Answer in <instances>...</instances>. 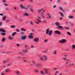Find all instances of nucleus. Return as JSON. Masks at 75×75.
<instances>
[{
	"instance_id": "nucleus-1",
	"label": "nucleus",
	"mask_w": 75,
	"mask_h": 75,
	"mask_svg": "<svg viewBox=\"0 0 75 75\" xmlns=\"http://www.w3.org/2000/svg\"><path fill=\"white\" fill-rule=\"evenodd\" d=\"M59 42L60 43L63 44L65 43V42H67V40L66 39H62L61 40L59 41Z\"/></svg>"
},
{
	"instance_id": "nucleus-2",
	"label": "nucleus",
	"mask_w": 75,
	"mask_h": 75,
	"mask_svg": "<svg viewBox=\"0 0 75 75\" xmlns=\"http://www.w3.org/2000/svg\"><path fill=\"white\" fill-rule=\"evenodd\" d=\"M39 41V38H35L34 40V42H35V43H37V42H38Z\"/></svg>"
},
{
	"instance_id": "nucleus-3",
	"label": "nucleus",
	"mask_w": 75,
	"mask_h": 75,
	"mask_svg": "<svg viewBox=\"0 0 75 75\" xmlns=\"http://www.w3.org/2000/svg\"><path fill=\"white\" fill-rule=\"evenodd\" d=\"M25 13H23V15L24 16H26L27 17H28L30 16L28 13L26 12V11H25Z\"/></svg>"
},
{
	"instance_id": "nucleus-4",
	"label": "nucleus",
	"mask_w": 75,
	"mask_h": 75,
	"mask_svg": "<svg viewBox=\"0 0 75 75\" xmlns=\"http://www.w3.org/2000/svg\"><path fill=\"white\" fill-rule=\"evenodd\" d=\"M55 33L57 34H61V32L59 30H56L55 32Z\"/></svg>"
},
{
	"instance_id": "nucleus-5",
	"label": "nucleus",
	"mask_w": 75,
	"mask_h": 75,
	"mask_svg": "<svg viewBox=\"0 0 75 75\" xmlns=\"http://www.w3.org/2000/svg\"><path fill=\"white\" fill-rule=\"evenodd\" d=\"M52 31L50 30L48 33V35H49V36H51V35H52Z\"/></svg>"
},
{
	"instance_id": "nucleus-6",
	"label": "nucleus",
	"mask_w": 75,
	"mask_h": 75,
	"mask_svg": "<svg viewBox=\"0 0 75 75\" xmlns=\"http://www.w3.org/2000/svg\"><path fill=\"white\" fill-rule=\"evenodd\" d=\"M0 32H3V33H5L6 32L5 30L0 28Z\"/></svg>"
},
{
	"instance_id": "nucleus-7",
	"label": "nucleus",
	"mask_w": 75,
	"mask_h": 75,
	"mask_svg": "<svg viewBox=\"0 0 75 75\" xmlns=\"http://www.w3.org/2000/svg\"><path fill=\"white\" fill-rule=\"evenodd\" d=\"M2 19L3 21H5L6 20V15H4V16L2 17Z\"/></svg>"
},
{
	"instance_id": "nucleus-8",
	"label": "nucleus",
	"mask_w": 75,
	"mask_h": 75,
	"mask_svg": "<svg viewBox=\"0 0 75 75\" xmlns=\"http://www.w3.org/2000/svg\"><path fill=\"white\" fill-rule=\"evenodd\" d=\"M57 27L58 28H60L61 30H63L64 29V28L61 26H60V25L59 26H57Z\"/></svg>"
},
{
	"instance_id": "nucleus-9",
	"label": "nucleus",
	"mask_w": 75,
	"mask_h": 75,
	"mask_svg": "<svg viewBox=\"0 0 75 75\" xmlns=\"http://www.w3.org/2000/svg\"><path fill=\"white\" fill-rule=\"evenodd\" d=\"M37 20H38V22H35V23L36 24H39L40 22H41V21L39 20L38 19H37Z\"/></svg>"
},
{
	"instance_id": "nucleus-10",
	"label": "nucleus",
	"mask_w": 75,
	"mask_h": 75,
	"mask_svg": "<svg viewBox=\"0 0 75 75\" xmlns=\"http://www.w3.org/2000/svg\"><path fill=\"white\" fill-rule=\"evenodd\" d=\"M68 18H69V19H71V20L73 19L74 18V16H68Z\"/></svg>"
},
{
	"instance_id": "nucleus-11",
	"label": "nucleus",
	"mask_w": 75,
	"mask_h": 75,
	"mask_svg": "<svg viewBox=\"0 0 75 75\" xmlns=\"http://www.w3.org/2000/svg\"><path fill=\"white\" fill-rule=\"evenodd\" d=\"M43 57L44 58L45 61H47V60L48 58L46 56L44 55Z\"/></svg>"
},
{
	"instance_id": "nucleus-12",
	"label": "nucleus",
	"mask_w": 75,
	"mask_h": 75,
	"mask_svg": "<svg viewBox=\"0 0 75 75\" xmlns=\"http://www.w3.org/2000/svg\"><path fill=\"white\" fill-rule=\"evenodd\" d=\"M8 38H9V40H13V38H12V36H9L8 37Z\"/></svg>"
},
{
	"instance_id": "nucleus-13",
	"label": "nucleus",
	"mask_w": 75,
	"mask_h": 75,
	"mask_svg": "<svg viewBox=\"0 0 75 75\" xmlns=\"http://www.w3.org/2000/svg\"><path fill=\"white\" fill-rule=\"evenodd\" d=\"M28 49L24 50L22 51V52H24V53L27 52L28 51Z\"/></svg>"
},
{
	"instance_id": "nucleus-14",
	"label": "nucleus",
	"mask_w": 75,
	"mask_h": 75,
	"mask_svg": "<svg viewBox=\"0 0 75 75\" xmlns=\"http://www.w3.org/2000/svg\"><path fill=\"white\" fill-rule=\"evenodd\" d=\"M59 14H60L61 17H64V14L61 12H59Z\"/></svg>"
},
{
	"instance_id": "nucleus-15",
	"label": "nucleus",
	"mask_w": 75,
	"mask_h": 75,
	"mask_svg": "<svg viewBox=\"0 0 75 75\" xmlns=\"http://www.w3.org/2000/svg\"><path fill=\"white\" fill-rule=\"evenodd\" d=\"M49 31L50 30H49V29H47L46 30V34H48V33H49Z\"/></svg>"
},
{
	"instance_id": "nucleus-16",
	"label": "nucleus",
	"mask_w": 75,
	"mask_h": 75,
	"mask_svg": "<svg viewBox=\"0 0 75 75\" xmlns=\"http://www.w3.org/2000/svg\"><path fill=\"white\" fill-rule=\"evenodd\" d=\"M47 15L48 16V17L50 18H51L52 17V16H51L50 14L48 13L47 14Z\"/></svg>"
},
{
	"instance_id": "nucleus-17",
	"label": "nucleus",
	"mask_w": 75,
	"mask_h": 75,
	"mask_svg": "<svg viewBox=\"0 0 75 75\" xmlns=\"http://www.w3.org/2000/svg\"><path fill=\"white\" fill-rule=\"evenodd\" d=\"M26 38V36H22V38H21V40H25Z\"/></svg>"
},
{
	"instance_id": "nucleus-18",
	"label": "nucleus",
	"mask_w": 75,
	"mask_h": 75,
	"mask_svg": "<svg viewBox=\"0 0 75 75\" xmlns=\"http://www.w3.org/2000/svg\"><path fill=\"white\" fill-rule=\"evenodd\" d=\"M21 31H26L27 30L26 29L23 28H21Z\"/></svg>"
},
{
	"instance_id": "nucleus-19",
	"label": "nucleus",
	"mask_w": 75,
	"mask_h": 75,
	"mask_svg": "<svg viewBox=\"0 0 75 75\" xmlns=\"http://www.w3.org/2000/svg\"><path fill=\"white\" fill-rule=\"evenodd\" d=\"M55 25H57V26H59V25H60V24H59V23H58V22L55 23Z\"/></svg>"
},
{
	"instance_id": "nucleus-20",
	"label": "nucleus",
	"mask_w": 75,
	"mask_h": 75,
	"mask_svg": "<svg viewBox=\"0 0 75 75\" xmlns=\"http://www.w3.org/2000/svg\"><path fill=\"white\" fill-rule=\"evenodd\" d=\"M21 8L22 9H25V7H24L23 6V5L22 4L21 5Z\"/></svg>"
},
{
	"instance_id": "nucleus-21",
	"label": "nucleus",
	"mask_w": 75,
	"mask_h": 75,
	"mask_svg": "<svg viewBox=\"0 0 75 75\" xmlns=\"http://www.w3.org/2000/svg\"><path fill=\"white\" fill-rule=\"evenodd\" d=\"M10 28H16V26L14 25H11L10 26Z\"/></svg>"
},
{
	"instance_id": "nucleus-22",
	"label": "nucleus",
	"mask_w": 75,
	"mask_h": 75,
	"mask_svg": "<svg viewBox=\"0 0 75 75\" xmlns=\"http://www.w3.org/2000/svg\"><path fill=\"white\" fill-rule=\"evenodd\" d=\"M17 34V33L16 32H13L12 33V36H13V37H14L16 34Z\"/></svg>"
},
{
	"instance_id": "nucleus-23",
	"label": "nucleus",
	"mask_w": 75,
	"mask_h": 75,
	"mask_svg": "<svg viewBox=\"0 0 75 75\" xmlns=\"http://www.w3.org/2000/svg\"><path fill=\"white\" fill-rule=\"evenodd\" d=\"M28 37L30 39H32L33 38V37L31 35H29L28 36Z\"/></svg>"
},
{
	"instance_id": "nucleus-24",
	"label": "nucleus",
	"mask_w": 75,
	"mask_h": 75,
	"mask_svg": "<svg viewBox=\"0 0 75 75\" xmlns=\"http://www.w3.org/2000/svg\"><path fill=\"white\" fill-rule=\"evenodd\" d=\"M71 48L73 50H74V49L75 48V45H72V47Z\"/></svg>"
},
{
	"instance_id": "nucleus-25",
	"label": "nucleus",
	"mask_w": 75,
	"mask_h": 75,
	"mask_svg": "<svg viewBox=\"0 0 75 75\" xmlns=\"http://www.w3.org/2000/svg\"><path fill=\"white\" fill-rule=\"evenodd\" d=\"M43 9H44V8H42L38 10V11L39 13H41V11H42V10H43Z\"/></svg>"
},
{
	"instance_id": "nucleus-26",
	"label": "nucleus",
	"mask_w": 75,
	"mask_h": 75,
	"mask_svg": "<svg viewBox=\"0 0 75 75\" xmlns=\"http://www.w3.org/2000/svg\"><path fill=\"white\" fill-rule=\"evenodd\" d=\"M20 33L21 35H24V32H23L22 31H20Z\"/></svg>"
},
{
	"instance_id": "nucleus-27",
	"label": "nucleus",
	"mask_w": 75,
	"mask_h": 75,
	"mask_svg": "<svg viewBox=\"0 0 75 75\" xmlns=\"http://www.w3.org/2000/svg\"><path fill=\"white\" fill-rule=\"evenodd\" d=\"M29 8V6H27V8L25 7V10H28Z\"/></svg>"
},
{
	"instance_id": "nucleus-28",
	"label": "nucleus",
	"mask_w": 75,
	"mask_h": 75,
	"mask_svg": "<svg viewBox=\"0 0 75 75\" xmlns=\"http://www.w3.org/2000/svg\"><path fill=\"white\" fill-rule=\"evenodd\" d=\"M6 72H10V70L9 69H6Z\"/></svg>"
},
{
	"instance_id": "nucleus-29",
	"label": "nucleus",
	"mask_w": 75,
	"mask_h": 75,
	"mask_svg": "<svg viewBox=\"0 0 75 75\" xmlns=\"http://www.w3.org/2000/svg\"><path fill=\"white\" fill-rule=\"evenodd\" d=\"M37 66L38 67H41V65L40 64H37Z\"/></svg>"
},
{
	"instance_id": "nucleus-30",
	"label": "nucleus",
	"mask_w": 75,
	"mask_h": 75,
	"mask_svg": "<svg viewBox=\"0 0 75 75\" xmlns=\"http://www.w3.org/2000/svg\"><path fill=\"white\" fill-rule=\"evenodd\" d=\"M30 10L32 13H33V9L32 8H30Z\"/></svg>"
},
{
	"instance_id": "nucleus-31",
	"label": "nucleus",
	"mask_w": 75,
	"mask_h": 75,
	"mask_svg": "<svg viewBox=\"0 0 75 75\" xmlns=\"http://www.w3.org/2000/svg\"><path fill=\"white\" fill-rule=\"evenodd\" d=\"M48 42V40L47 39H45L44 40V42Z\"/></svg>"
},
{
	"instance_id": "nucleus-32",
	"label": "nucleus",
	"mask_w": 75,
	"mask_h": 75,
	"mask_svg": "<svg viewBox=\"0 0 75 75\" xmlns=\"http://www.w3.org/2000/svg\"><path fill=\"white\" fill-rule=\"evenodd\" d=\"M1 34L2 35L4 36L6 35V33H1Z\"/></svg>"
},
{
	"instance_id": "nucleus-33",
	"label": "nucleus",
	"mask_w": 75,
	"mask_h": 75,
	"mask_svg": "<svg viewBox=\"0 0 75 75\" xmlns=\"http://www.w3.org/2000/svg\"><path fill=\"white\" fill-rule=\"evenodd\" d=\"M31 35V36H33L34 35V33H30V35Z\"/></svg>"
},
{
	"instance_id": "nucleus-34",
	"label": "nucleus",
	"mask_w": 75,
	"mask_h": 75,
	"mask_svg": "<svg viewBox=\"0 0 75 75\" xmlns=\"http://www.w3.org/2000/svg\"><path fill=\"white\" fill-rule=\"evenodd\" d=\"M40 73L41 74H44V72L42 71H40Z\"/></svg>"
},
{
	"instance_id": "nucleus-35",
	"label": "nucleus",
	"mask_w": 75,
	"mask_h": 75,
	"mask_svg": "<svg viewBox=\"0 0 75 75\" xmlns=\"http://www.w3.org/2000/svg\"><path fill=\"white\" fill-rule=\"evenodd\" d=\"M35 71L36 72H39L38 70H37V69H35Z\"/></svg>"
},
{
	"instance_id": "nucleus-36",
	"label": "nucleus",
	"mask_w": 75,
	"mask_h": 75,
	"mask_svg": "<svg viewBox=\"0 0 75 75\" xmlns=\"http://www.w3.org/2000/svg\"><path fill=\"white\" fill-rule=\"evenodd\" d=\"M30 24L31 25H33V23L32 22V21H31L30 22Z\"/></svg>"
},
{
	"instance_id": "nucleus-37",
	"label": "nucleus",
	"mask_w": 75,
	"mask_h": 75,
	"mask_svg": "<svg viewBox=\"0 0 75 75\" xmlns=\"http://www.w3.org/2000/svg\"><path fill=\"white\" fill-rule=\"evenodd\" d=\"M2 41H3V42H4V41H5V39H4V38H2Z\"/></svg>"
},
{
	"instance_id": "nucleus-38",
	"label": "nucleus",
	"mask_w": 75,
	"mask_h": 75,
	"mask_svg": "<svg viewBox=\"0 0 75 75\" xmlns=\"http://www.w3.org/2000/svg\"><path fill=\"white\" fill-rule=\"evenodd\" d=\"M59 9L60 10H61V11H62V10H63V9H62V8L60 7L59 8Z\"/></svg>"
},
{
	"instance_id": "nucleus-39",
	"label": "nucleus",
	"mask_w": 75,
	"mask_h": 75,
	"mask_svg": "<svg viewBox=\"0 0 75 75\" xmlns=\"http://www.w3.org/2000/svg\"><path fill=\"white\" fill-rule=\"evenodd\" d=\"M67 34L69 35H71V34L69 33V32H67Z\"/></svg>"
},
{
	"instance_id": "nucleus-40",
	"label": "nucleus",
	"mask_w": 75,
	"mask_h": 75,
	"mask_svg": "<svg viewBox=\"0 0 75 75\" xmlns=\"http://www.w3.org/2000/svg\"><path fill=\"white\" fill-rule=\"evenodd\" d=\"M40 60H43V58H42V57H41L40 58Z\"/></svg>"
},
{
	"instance_id": "nucleus-41",
	"label": "nucleus",
	"mask_w": 75,
	"mask_h": 75,
	"mask_svg": "<svg viewBox=\"0 0 75 75\" xmlns=\"http://www.w3.org/2000/svg\"><path fill=\"white\" fill-rule=\"evenodd\" d=\"M16 31L17 32H18V33L19 32V31H20L19 30V29H17L16 30Z\"/></svg>"
},
{
	"instance_id": "nucleus-42",
	"label": "nucleus",
	"mask_w": 75,
	"mask_h": 75,
	"mask_svg": "<svg viewBox=\"0 0 75 75\" xmlns=\"http://www.w3.org/2000/svg\"><path fill=\"white\" fill-rule=\"evenodd\" d=\"M4 6H8V5L6 4H4Z\"/></svg>"
},
{
	"instance_id": "nucleus-43",
	"label": "nucleus",
	"mask_w": 75,
	"mask_h": 75,
	"mask_svg": "<svg viewBox=\"0 0 75 75\" xmlns=\"http://www.w3.org/2000/svg\"><path fill=\"white\" fill-rule=\"evenodd\" d=\"M0 16H3V13H0Z\"/></svg>"
},
{
	"instance_id": "nucleus-44",
	"label": "nucleus",
	"mask_w": 75,
	"mask_h": 75,
	"mask_svg": "<svg viewBox=\"0 0 75 75\" xmlns=\"http://www.w3.org/2000/svg\"><path fill=\"white\" fill-rule=\"evenodd\" d=\"M2 2H3V3H6V1L5 0H4L2 1Z\"/></svg>"
},
{
	"instance_id": "nucleus-45",
	"label": "nucleus",
	"mask_w": 75,
	"mask_h": 75,
	"mask_svg": "<svg viewBox=\"0 0 75 75\" xmlns=\"http://www.w3.org/2000/svg\"><path fill=\"white\" fill-rule=\"evenodd\" d=\"M16 45H17V47H20V45H19V44H17Z\"/></svg>"
},
{
	"instance_id": "nucleus-46",
	"label": "nucleus",
	"mask_w": 75,
	"mask_h": 75,
	"mask_svg": "<svg viewBox=\"0 0 75 75\" xmlns=\"http://www.w3.org/2000/svg\"><path fill=\"white\" fill-rule=\"evenodd\" d=\"M2 25V23L0 22V26H1Z\"/></svg>"
},
{
	"instance_id": "nucleus-47",
	"label": "nucleus",
	"mask_w": 75,
	"mask_h": 75,
	"mask_svg": "<svg viewBox=\"0 0 75 75\" xmlns=\"http://www.w3.org/2000/svg\"><path fill=\"white\" fill-rule=\"evenodd\" d=\"M45 71L46 72V74H47V71L46 69H45Z\"/></svg>"
},
{
	"instance_id": "nucleus-48",
	"label": "nucleus",
	"mask_w": 75,
	"mask_h": 75,
	"mask_svg": "<svg viewBox=\"0 0 75 75\" xmlns=\"http://www.w3.org/2000/svg\"><path fill=\"white\" fill-rule=\"evenodd\" d=\"M41 16H43L44 15V13L43 12H42L41 14Z\"/></svg>"
},
{
	"instance_id": "nucleus-49",
	"label": "nucleus",
	"mask_w": 75,
	"mask_h": 75,
	"mask_svg": "<svg viewBox=\"0 0 75 75\" xmlns=\"http://www.w3.org/2000/svg\"><path fill=\"white\" fill-rule=\"evenodd\" d=\"M56 50H55L54 52V54H56Z\"/></svg>"
},
{
	"instance_id": "nucleus-50",
	"label": "nucleus",
	"mask_w": 75,
	"mask_h": 75,
	"mask_svg": "<svg viewBox=\"0 0 75 75\" xmlns=\"http://www.w3.org/2000/svg\"><path fill=\"white\" fill-rule=\"evenodd\" d=\"M7 62V61H4V63H6V62Z\"/></svg>"
},
{
	"instance_id": "nucleus-51",
	"label": "nucleus",
	"mask_w": 75,
	"mask_h": 75,
	"mask_svg": "<svg viewBox=\"0 0 75 75\" xmlns=\"http://www.w3.org/2000/svg\"><path fill=\"white\" fill-rule=\"evenodd\" d=\"M53 8H55V7H56V5H54L53 6Z\"/></svg>"
},
{
	"instance_id": "nucleus-52",
	"label": "nucleus",
	"mask_w": 75,
	"mask_h": 75,
	"mask_svg": "<svg viewBox=\"0 0 75 75\" xmlns=\"http://www.w3.org/2000/svg\"><path fill=\"white\" fill-rule=\"evenodd\" d=\"M44 21L45 22V23H47V22H46V20H44Z\"/></svg>"
},
{
	"instance_id": "nucleus-53",
	"label": "nucleus",
	"mask_w": 75,
	"mask_h": 75,
	"mask_svg": "<svg viewBox=\"0 0 75 75\" xmlns=\"http://www.w3.org/2000/svg\"><path fill=\"white\" fill-rule=\"evenodd\" d=\"M42 18H43V19H44V18H45V16H43L42 17Z\"/></svg>"
},
{
	"instance_id": "nucleus-54",
	"label": "nucleus",
	"mask_w": 75,
	"mask_h": 75,
	"mask_svg": "<svg viewBox=\"0 0 75 75\" xmlns=\"http://www.w3.org/2000/svg\"><path fill=\"white\" fill-rule=\"evenodd\" d=\"M16 73L17 74H19V73L17 72H16Z\"/></svg>"
},
{
	"instance_id": "nucleus-55",
	"label": "nucleus",
	"mask_w": 75,
	"mask_h": 75,
	"mask_svg": "<svg viewBox=\"0 0 75 75\" xmlns=\"http://www.w3.org/2000/svg\"><path fill=\"white\" fill-rule=\"evenodd\" d=\"M66 28V30H69V28Z\"/></svg>"
},
{
	"instance_id": "nucleus-56",
	"label": "nucleus",
	"mask_w": 75,
	"mask_h": 75,
	"mask_svg": "<svg viewBox=\"0 0 75 75\" xmlns=\"http://www.w3.org/2000/svg\"><path fill=\"white\" fill-rule=\"evenodd\" d=\"M23 61H24V62H27V61L25 60H24Z\"/></svg>"
},
{
	"instance_id": "nucleus-57",
	"label": "nucleus",
	"mask_w": 75,
	"mask_h": 75,
	"mask_svg": "<svg viewBox=\"0 0 75 75\" xmlns=\"http://www.w3.org/2000/svg\"><path fill=\"white\" fill-rule=\"evenodd\" d=\"M46 11V10H44L43 11V12H45Z\"/></svg>"
},
{
	"instance_id": "nucleus-58",
	"label": "nucleus",
	"mask_w": 75,
	"mask_h": 75,
	"mask_svg": "<svg viewBox=\"0 0 75 75\" xmlns=\"http://www.w3.org/2000/svg\"><path fill=\"white\" fill-rule=\"evenodd\" d=\"M38 17V18H39V19H40V20H41V18H40V17Z\"/></svg>"
},
{
	"instance_id": "nucleus-59",
	"label": "nucleus",
	"mask_w": 75,
	"mask_h": 75,
	"mask_svg": "<svg viewBox=\"0 0 75 75\" xmlns=\"http://www.w3.org/2000/svg\"><path fill=\"white\" fill-rule=\"evenodd\" d=\"M4 75V74H3V73L2 72L1 74V75Z\"/></svg>"
},
{
	"instance_id": "nucleus-60",
	"label": "nucleus",
	"mask_w": 75,
	"mask_h": 75,
	"mask_svg": "<svg viewBox=\"0 0 75 75\" xmlns=\"http://www.w3.org/2000/svg\"><path fill=\"white\" fill-rule=\"evenodd\" d=\"M15 10H16V7H14V8H13Z\"/></svg>"
},
{
	"instance_id": "nucleus-61",
	"label": "nucleus",
	"mask_w": 75,
	"mask_h": 75,
	"mask_svg": "<svg viewBox=\"0 0 75 75\" xmlns=\"http://www.w3.org/2000/svg\"><path fill=\"white\" fill-rule=\"evenodd\" d=\"M33 47H34V46H32L31 47V48H33Z\"/></svg>"
},
{
	"instance_id": "nucleus-62",
	"label": "nucleus",
	"mask_w": 75,
	"mask_h": 75,
	"mask_svg": "<svg viewBox=\"0 0 75 75\" xmlns=\"http://www.w3.org/2000/svg\"><path fill=\"white\" fill-rule=\"evenodd\" d=\"M62 19V18H60V20H61Z\"/></svg>"
},
{
	"instance_id": "nucleus-63",
	"label": "nucleus",
	"mask_w": 75,
	"mask_h": 75,
	"mask_svg": "<svg viewBox=\"0 0 75 75\" xmlns=\"http://www.w3.org/2000/svg\"><path fill=\"white\" fill-rule=\"evenodd\" d=\"M63 59H64V60H65L66 59L65 58H63Z\"/></svg>"
},
{
	"instance_id": "nucleus-64",
	"label": "nucleus",
	"mask_w": 75,
	"mask_h": 75,
	"mask_svg": "<svg viewBox=\"0 0 75 75\" xmlns=\"http://www.w3.org/2000/svg\"><path fill=\"white\" fill-rule=\"evenodd\" d=\"M10 65H11V63H9V64H8V66H10Z\"/></svg>"
}]
</instances>
